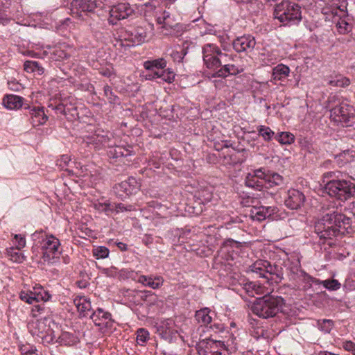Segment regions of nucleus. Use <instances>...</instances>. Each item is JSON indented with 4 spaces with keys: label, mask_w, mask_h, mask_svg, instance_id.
Masks as SVG:
<instances>
[{
    "label": "nucleus",
    "mask_w": 355,
    "mask_h": 355,
    "mask_svg": "<svg viewBox=\"0 0 355 355\" xmlns=\"http://www.w3.org/2000/svg\"><path fill=\"white\" fill-rule=\"evenodd\" d=\"M35 241L32 247L33 259L53 265L58 262L62 252L60 240L53 234H46L42 230H36L32 235Z\"/></svg>",
    "instance_id": "f257e3e1"
},
{
    "label": "nucleus",
    "mask_w": 355,
    "mask_h": 355,
    "mask_svg": "<svg viewBox=\"0 0 355 355\" xmlns=\"http://www.w3.org/2000/svg\"><path fill=\"white\" fill-rule=\"evenodd\" d=\"M351 227V219L345 215L331 210L325 214L315 223V230L320 239H332L340 233L348 232Z\"/></svg>",
    "instance_id": "f03ea898"
},
{
    "label": "nucleus",
    "mask_w": 355,
    "mask_h": 355,
    "mask_svg": "<svg viewBox=\"0 0 355 355\" xmlns=\"http://www.w3.org/2000/svg\"><path fill=\"white\" fill-rule=\"evenodd\" d=\"M324 177L331 178L327 181L324 186L326 192L331 197L346 201L355 196L354 183L340 178V173L337 175L336 172H328L324 175Z\"/></svg>",
    "instance_id": "7ed1b4c3"
},
{
    "label": "nucleus",
    "mask_w": 355,
    "mask_h": 355,
    "mask_svg": "<svg viewBox=\"0 0 355 355\" xmlns=\"http://www.w3.org/2000/svg\"><path fill=\"white\" fill-rule=\"evenodd\" d=\"M332 102L336 105L330 110L331 120L342 126H352L355 123V108L347 101H340L336 96L329 98V103Z\"/></svg>",
    "instance_id": "20e7f679"
},
{
    "label": "nucleus",
    "mask_w": 355,
    "mask_h": 355,
    "mask_svg": "<svg viewBox=\"0 0 355 355\" xmlns=\"http://www.w3.org/2000/svg\"><path fill=\"white\" fill-rule=\"evenodd\" d=\"M284 299L282 297L268 295L257 298L252 306V311L260 318H268L276 315L282 309Z\"/></svg>",
    "instance_id": "39448f33"
},
{
    "label": "nucleus",
    "mask_w": 355,
    "mask_h": 355,
    "mask_svg": "<svg viewBox=\"0 0 355 355\" xmlns=\"http://www.w3.org/2000/svg\"><path fill=\"white\" fill-rule=\"evenodd\" d=\"M249 272L257 274L263 277V280L272 279L276 282L283 279L282 268L277 266H272L266 260H257L249 266Z\"/></svg>",
    "instance_id": "423d86ee"
},
{
    "label": "nucleus",
    "mask_w": 355,
    "mask_h": 355,
    "mask_svg": "<svg viewBox=\"0 0 355 355\" xmlns=\"http://www.w3.org/2000/svg\"><path fill=\"white\" fill-rule=\"evenodd\" d=\"M203 60L206 67L215 70L220 67L223 63L232 60L230 55L223 53L217 46L213 44H207L202 49Z\"/></svg>",
    "instance_id": "0eeeda50"
},
{
    "label": "nucleus",
    "mask_w": 355,
    "mask_h": 355,
    "mask_svg": "<svg viewBox=\"0 0 355 355\" xmlns=\"http://www.w3.org/2000/svg\"><path fill=\"white\" fill-rule=\"evenodd\" d=\"M300 9L298 4L289 1H282L275 6L273 15L275 18L279 20L280 22L292 20L300 21L302 19Z\"/></svg>",
    "instance_id": "6e6552de"
},
{
    "label": "nucleus",
    "mask_w": 355,
    "mask_h": 355,
    "mask_svg": "<svg viewBox=\"0 0 355 355\" xmlns=\"http://www.w3.org/2000/svg\"><path fill=\"white\" fill-rule=\"evenodd\" d=\"M237 345L236 338L232 334L226 341L209 340L208 342H200L197 347L199 355H211L213 352L211 349H223L229 350L236 349Z\"/></svg>",
    "instance_id": "1a4fd4ad"
},
{
    "label": "nucleus",
    "mask_w": 355,
    "mask_h": 355,
    "mask_svg": "<svg viewBox=\"0 0 355 355\" xmlns=\"http://www.w3.org/2000/svg\"><path fill=\"white\" fill-rule=\"evenodd\" d=\"M19 297L21 300L29 304H33L35 302H47L51 299V295L43 286L35 284L31 290L21 291Z\"/></svg>",
    "instance_id": "9d476101"
},
{
    "label": "nucleus",
    "mask_w": 355,
    "mask_h": 355,
    "mask_svg": "<svg viewBox=\"0 0 355 355\" xmlns=\"http://www.w3.org/2000/svg\"><path fill=\"white\" fill-rule=\"evenodd\" d=\"M242 250V245L241 243L237 242L233 239H227L225 241L220 247L218 252L219 256L227 261H236L234 264L236 263L237 259L239 258V254ZM228 264L233 266L232 263L228 262Z\"/></svg>",
    "instance_id": "9b49d317"
},
{
    "label": "nucleus",
    "mask_w": 355,
    "mask_h": 355,
    "mask_svg": "<svg viewBox=\"0 0 355 355\" xmlns=\"http://www.w3.org/2000/svg\"><path fill=\"white\" fill-rule=\"evenodd\" d=\"M71 6L72 15L81 20H87L85 16L92 13L97 7L96 0H73Z\"/></svg>",
    "instance_id": "f8f14e48"
},
{
    "label": "nucleus",
    "mask_w": 355,
    "mask_h": 355,
    "mask_svg": "<svg viewBox=\"0 0 355 355\" xmlns=\"http://www.w3.org/2000/svg\"><path fill=\"white\" fill-rule=\"evenodd\" d=\"M48 322L49 319L46 318L31 320L27 325L28 331L33 336L40 338L42 341L47 340L51 332Z\"/></svg>",
    "instance_id": "ddd939ff"
},
{
    "label": "nucleus",
    "mask_w": 355,
    "mask_h": 355,
    "mask_svg": "<svg viewBox=\"0 0 355 355\" xmlns=\"http://www.w3.org/2000/svg\"><path fill=\"white\" fill-rule=\"evenodd\" d=\"M115 141L116 139L111 132L103 130H98L94 134L87 136L86 140L87 144L93 145L96 148L111 147L112 144L115 145Z\"/></svg>",
    "instance_id": "4468645a"
},
{
    "label": "nucleus",
    "mask_w": 355,
    "mask_h": 355,
    "mask_svg": "<svg viewBox=\"0 0 355 355\" xmlns=\"http://www.w3.org/2000/svg\"><path fill=\"white\" fill-rule=\"evenodd\" d=\"M243 289L249 296L254 297L256 295L268 296L273 291L272 284L270 281L249 282L243 285Z\"/></svg>",
    "instance_id": "2eb2a0df"
},
{
    "label": "nucleus",
    "mask_w": 355,
    "mask_h": 355,
    "mask_svg": "<svg viewBox=\"0 0 355 355\" xmlns=\"http://www.w3.org/2000/svg\"><path fill=\"white\" fill-rule=\"evenodd\" d=\"M288 262L291 264L288 266V269L295 276L294 279L297 282H302L306 284L304 286H309L313 282V278L300 269V261L297 255H292L288 259Z\"/></svg>",
    "instance_id": "dca6fc26"
},
{
    "label": "nucleus",
    "mask_w": 355,
    "mask_h": 355,
    "mask_svg": "<svg viewBox=\"0 0 355 355\" xmlns=\"http://www.w3.org/2000/svg\"><path fill=\"white\" fill-rule=\"evenodd\" d=\"M140 185L134 178H129L114 187V193L121 199H125L130 195L135 193Z\"/></svg>",
    "instance_id": "f3484780"
},
{
    "label": "nucleus",
    "mask_w": 355,
    "mask_h": 355,
    "mask_svg": "<svg viewBox=\"0 0 355 355\" xmlns=\"http://www.w3.org/2000/svg\"><path fill=\"white\" fill-rule=\"evenodd\" d=\"M278 212V209L275 206L253 207L250 211V216L254 220L262 221L266 218L274 219V215Z\"/></svg>",
    "instance_id": "a211bd4d"
},
{
    "label": "nucleus",
    "mask_w": 355,
    "mask_h": 355,
    "mask_svg": "<svg viewBox=\"0 0 355 355\" xmlns=\"http://www.w3.org/2000/svg\"><path fill=\"white\" fill-rule=\"evenodd\" d=\"M265 173L258 169L249 173L245 178V185L248 187L261 190L266 186Z\"/></svg>",
    "instance_id": "6ab92c4d"
},
{
    "label": "nucleus",
    "mask_w": 355,
    "mask_h": 355,
    "mask_svg": "<svg viewBox=\"0 0 355 355\" xmlns=\"http://www.w3.org/2000/svg\"><path fill=\"white\" fill-rule=\"evenodd\" d=\"M90 318L94 324L101 329L110 327L112 324V315L103 309H98L92 313Z\"/></svg>",
    "instance_id": "aec40b11"
},
{
    "label": "nucleus",
    "mask_w": 355,
    "mask_h": 355,
    "mask_svg": "<svg viewBox=\"0 0 355 355\" xmlns=\"http://www.w3.org/2000/svg\"><path fill=\"white\" fill-rule=\"evenodd\" d=\"M133 13V10L126 3H119L114 6L110 11V15L112 19L109 22H113L114 20H123Z\"/></svg>",
    "instance_id": "412c9836"
},
{
    "label": "nucleus",
    "mask_w": 355,
    "mask_h": 355,
    "mask_svg": "<svg viewBox=\"0 0 355 355\" xmlns=\"http://www.w3.org/2000/svg\"><path fill=\"white\" fill-rule=\"evenodd\" d=\"M305 200L304 195L296 189L288 191V196L285 200V205L291 209H297L301 207Z\"/></svg>",
    "instance_id": "4be33fe9"
},
{
    "label": "nucleus",
    "mask_w": 355,
    "mask_h": 355,
    "mask_svg": "<svg viewBox=\"0 0 355 355\" xmlns=\"http://www.w3.org/2000/svg\"><path fill=\"white\" fill-rule=\"evenodd\" d=\"M230 60L225 63H223L221 65L222 67L217 70L215 73L213 74V76L225 78L230 75H236L243 71V68L241 66L230 63Z\"/></svg>",
    "instance_id": "5701e85b"
},
{
    "label": "nucleus",
    "mask_w": 355,
    "mask_h": 355,
    "mask_svg": "<svg viewBox=\"0 0 355 355\" xmlns=\"http://www.w3.org/2000/svg\"><path fill=\"white\" fill-rule=\"evenodd\" d=\"M234 49L237 52L246 51L252 49L255 46L254 37L250 35H243L237 37L233 42Z\"/></svg>",
    "instance_id": "b1692460"
},
{
    "label": "nucleus",
    "mask_w": 355,
    "mask_h": 355,
    "mask_svg": "<svg viewBox=\"0 0 355 355\" xmlns=\"http://www.w3.org/2000/svg\"><path fill=\"white\" fill-rule=\"evenodd\" d=\"M137 282L144 286H148L152 289H158L164 283V279L161 276H146L140 275Z\"/></svg>",
    "instance_id": "393cba45"
},
{
    "label": "nucleus",
    "mask_w": 355,
    "mask_h": 355,
    "mask_svg": "<svg viewBox=\"0 0 355 355\" xmlns=\"http://www.w3.org/2000/svg\"><path fill=\"white\" fill-rule=\"evenodd\" d=\"M73 303L81 317L87 316L92 309L90 300L85 296H76Z\"/></svg>",
    "instance_id": "a878e982"
},
{
    "label": "nucleus",
    "mask_w": 355,
    "mask_h": 355,
    "mask_svg": "<svg viewBox=\"0 0 355 355\" xmlns=\"http://www.w3.org/2000/svg\"><path fill=\"white\" fill-rule=\"evenodd\" d=\"M31 122L33 126H39L44 124L48 116L45 114L44 108L40 107H34L30 110Z\"/></svg>",
    "instance_id": "bb28decb"
},
{
    "label": "nucleus",
    "mask_w": 355,
    "mask_h": 355,
    "mask_svg": "<svg viewBox=\"0 0 355 355\" xmlns=\"http://www.w3.org/2000/svg\"><path fill=\"white\" fill-rule=\"evenodd\" d=\"M131 155L130 147L125 148L123 146L112 144L111 147L108 148L107 155L111 159H118L123 157H127Z\"/></svg>",
    "instance_id": "cd10ccee"
},
{
    "label": "nucleus",
    "mask_w": 355,
    "mask_h": 355,
    "mask_svg": "<svg viewBox=\"0 0 355 355\" xmlns=\"http://www.w3.org/2000/svg\"><path fill=\"white\" fill-rule=\"evenodd\" d=\"M24 98L15 94L7 95L3 98V105L8 110H17L22 107Z\"/></svg>",
    "instance_id": "c85d7f7f"
},
{
    "label": "nucleus",
    "mask_w": 355,
    "mask_h": 355,
    "mask_svg": "<svg viewBox=\"0 0 355 355\" xmlns=\"http://www.w3.org/2000/svg\"><path fill=\"white\" fill-rule=\"evenodd\" d=\"M24 69L35 76H42L44 73V67L37 61L26 60L24 63Z\"/></svg>",
    "instance_id": "c756f323"
},
{
    "label": "nucleus",
    "mask_w": 355,
    "mask_h": 355,
    "mask_svg": "<svg viewBox=\"0 0 355 355\" xmlns=\"http://www.w3.org/2000/svg\"><path fill=\"white\" fill-rule=\"evenodd\" d=\"M214 313L208 308H204L197 311L195 315L196 319L201 325L209 324L213 318Z\"/></svg>",
    "instance_id": "7c9ffc66"
},
{
    "label": "nucleus",
    "mask_w": 355,
    "mask_h": 355,
    "mask_svg": "<svg viewBox=\"0 0 355 355\" xmlns=\"http://www.w3.org/2000/svg\"><path fill=\"white\" fill-rule=\"evenodd\" d=\"M290 73V69L286 65L280 64L274 67L272 77L275 80H285Z\"/></svg>",
    "instance_id": "2f4dec72"
},
{
    "label": "nucleus",
    "mask_w": 355,
    "mask_h": 355,
    "mask_svg": "<svg viewBox=\"0 0 355 355\" xmlns=\"http://www.w3.org/2000/svg\"><path fill=\"white\" fill-rule=\"evenodd\" d=\"M327 84L334 87H345L349 85V79L341 74H335L327 78Z\"/></svg>",
    "instance_id": "473e14b6"
},
{
    "label": "nucleus",
    "mask_w": 355,
    "mask_h": 355,
    "mask_svg": "<svg viewBox=\"0 0 355 355\" xmlns=\"http://www.w3.org/2000/svg\"><path fill=\"white\" fill-rule=\"evenodd\" d=\"M147 71H161L166 68V61L164 58L148 60L144 63Z\"/></svg>",
    "instance_id": "72a5a7b5"
},
{
    "label": "nucleus",
    "mask_w": 355,
    "mask_h": 355,
    "mask_svg": "<svg viewBox=\"0 0 355 355\" xmlns=\"http://www.w3.org/2000/svg\"><path fill=\"white\" fill-rule=\"evenodd\" d=\"M346 12L343 9H341L340 7L333 9L331 11V13L327 14L326 17V21H331V22H346L343 17H345Z\"/></svg>",
    "instance_id": "f704fd0d"
},
{
    "label": "nucleus",
    "mask_w": 355,
    "mask_h": 355,
    "mask_svg": "<svg viewBox=\"0 0 355 355\" xmlns=\"http://www.w3.org/2000/svg\"><path fill=\"white\" fill-rule=\"evenodd\" d=\"M264 180H266V186L264 188L272 187L275 185H279L283 182L282 177L275 173H265Z\"/></svg>",
    "instance_id": "c9c22d12"
},
{
    "label": "nucleus",
    "mask_w": 355,
    "mask_h": 355,
    "mask_svg": "<svg viewBox=\"0 0 355 355\" xmlns=\"http://www.w3.org/2000/svg\"><path fill=\"white\" fill-rule=\"evenodd\" d=\"M6 254L10 261L15 263H22L25 260V256L20 250L14 247L7 248Z\"/></svg>",
    "instance_id": "e433bc0d"
},
{
    "label": "nucleus",
    "mask_w": 355,
    "mask_h": 355,
    "mask_svg": "<svg viewBox=\"0 0 355 355\" xmlns=\"http://www.w3.org/2000/svg\"><path fill=\"white\" fill-rule=\"evenodd\" d=\"M94 207L99 212H105L107 215L114 211V205L107 200H98L94 203Z\"/></svg>",
    "instance_id": "4c0bfd02"
},
{
    "label": "nucleus",
    "mask_w": 355,
    "mask_h": 355,
    "mask_svg": "<svg viewBox=\"0 0 355 355\" xmlns=\"http://www.w3.org/2000/svg\"><path fill=\"white\" fill-rule=\"evenodd\" d=\"M354 150H346L335 157V159L338 164L340 166L345 164L353 162L354 160Z\"/></svg>",
    "instance_id": "58836bf2"
},
{
    "label": "nucleus",
    "mask_w": 355,
    "mask_h": 355,
    "mask_svg": "<svg viewBox=\"0 0 355 355\" xmlns=\"http://www.w3.org/2000/svg\"><path fill=\"white\" fill-rule=\"evenodd\" d=\"M275 139L282 145H289L295 141L294 135L289 132H278Z\"/></svg>",
    "instance_id": "ea45409f"
},
{
    "label": "nucleus",
    "mask_w": 355,
    "mask_h": 355,
    "mask_svg": "<svg viewBox=\"0 0 355 355\" xmlns=\"http://www.w3.org/2000/svg\"><path fill=\"white\" fill-rule=\"evenodd\" d=\"M318 284L322 285L325 288L329 291H337L340 288V284L336 279H326L315 281Z\"/></svg>",
    "instance_id": "a19ab883"
},
{
    "label": "nucleus",
    "mask_w": 355,
    "mask_h": 355,
    "mask_svg": "<svg viewBox=\"0 0 355 355\" xmlns=\"http://www.w3.org/2000/svg\"><path fill=\"white\" fill-rule=\"evenodd\" d=\"M259 135L262 137L263 140L266 141H270L273 137H275V133L272 131L270 127L265 125H259L257 128Z\"/></svg>",
    "instance_id": "79ce46f5"
},
{
    "label": "nucleus",
    "mask_w": 355,
    "mask_h": 355,
    "mask_svg": "<svg viewBox=\"0 0 355 355\" xmlns=\"http://www.w3.org/2000/svg\"><path fill=\"white\" fill-rule=\"evenodd\" d=\"M71 159V157L68 155H63L59 159L56 160V165L61 169L68 171L69 173H73V171L69 169V166Z\"/></svg>",
    "instance_id": "37998d69"
},
{
    "label": "nucleus",
    "mask_w": 355,
    "mask_h": 355,
    "mask_svg": "<svg viewBox=\"0 0 355 355\" xmlns=\"http://www.w3.org/2000/svg\"><path fill=\"white\" fill-rule=\"evenodd\" d=\"M159 75L158 78L168 83H172L175 78V73L169 68L159 71Z\"/></svg>",
    "instance_id": "c03bdc74"
},
{
    "label": "nucleus",
    "mask_w": 355,
    "mask_h": 355,
    "mask_svg": "<svg viewBox=\"0 0 355 355\" xmlns=\"http://www.w3.org/2000/svg\"><path fill=\"white\" fill-rule=\"evenodd\" d=\"M137 343L144 346L149 339V332L144 328L138 329L137 332Z\"/></svg>",
    "instance_id": "a18cd8bd"
},
{
    "label": "nucleus",
    "mask_w": 355,
    "mask_h": 355,
    "mask_svg": "<svg viewBox=\"0 0 355 355\" xmlns=\"http://www.w3.org/2000/svg\"><path fill=\"white\" fill-rule=\"evenodd\" d=\"M168 55L172 58L174 62H181L183 60L184 57L187 54V52L184 49H180L178 51L174 49H169L167 50Z\"/></svg>",
    "instance_id": "49530a36"
},
{
    "label": "nucleus",
    "mask_w": 355,
    "mask_h": 355,
    "mask_svg": "<svg viewBox=\"0 0 355 355\" xmlns=\"http://www.w3.org/2000/svg\"><path fill=\"white\" fill-rule=\"evenodd\" d=\"M92 254L97 259H105L109 256L110 251L108 248L105 246H98L93 249Z\"/></svg>",
    "instance_id": "de8ad7c7"
},
{
    "label": "nucleus",
    "mask_w": 355,
    "mask_h": 355,
    "mask_svg": "<svg viewBox=\"0 0 355 355\" xmlns=\"http://www.w3.org/2000/svg\"><path fill=\"white\" fill-rule=\"evenodd\" d=\"M162 26L159 28L160 30V33L164 35H175L178 36V35L174 33L175 29L178 26V24H176L173 27L171 26L170 24H161Z\"/></svg>",
    "instance_id": "09e8293b"
},
{
    "label": "nucleus",
    "mask_w": 355,
    "mask_h": 355,
    "mask_svg": "<svg viewBox=\"0 0 355 355\" xmlns=\"http://www.w3.org/2000/svg\"><path fill=\"white\" fill-rule=\"evenodd\" d=\"M19 349L21 355H37L35 347L28 343L19 345Z\"/></svg>",
    "instance_id": "8fccbe9b"
},
{
    "label": "nucleus",
    "mask_w": 355,
    "mask_h": 355,
    "mask_svg": "<svg viewBox=\"0 0 355 355\" xmlns=\"http://www.w3.org/2000/svg\"><path fill=\"white\" fill-rule=\"evenodd\" d=\"M13 243L15 245V248L21 250L26 244L25 236L21 234H15Z\"/></svg>",
    "instance_id": "3c124183"
},
{
    "label": "nucleus",
    "mask_w": 355,
    "mask_h": 355,
    "mask_svg": "<svg viewBox=\"0 0 355 355\" xmlns=\"http://www.w3.org/2000/svg\"><path fill=\"white\" fill-rule=\"evenodd\" d=\"M334 323L331 320H323L322 322H319V329L324 333H329L333 327Z\"/></svg>",
    "instance_id": "603ef678"
},
{
    "label": "nucleus",
    "mask_w": 355,
    "mask_h": 355,
    "mask_svg": "<svg viewBox=\"0 0 355 355\" xmlns=\"http://www.w3.org/2000/svg\"><path fill=\"white\" fill-rule=\"evenodd\" d=\"M104 94L110 103H116L117 97L113 94L112 89L109 85L103 87Z\"/></svg>",
    "instance_id": "864d4df0"
},
{
    "label": "nucleus",
    "mask_w": 355,
    "mask_h": 355,
    "mask_svg": "<svg viewBox=\"0 0 355 355\" xmlns=\"http://www.w3.org/2000/svg\"><path fill=\"white\" fill-rule=\"evenodd\" d=\"M336 31L340 34H345L352 30V24H336Z\"/></svg>",
    "instance_id": "5fc2aeb1"
},
{
    "label": "nucleus",
    "mask_w": 355,
    "mask_h": 355,
    "mask_svg": "<svg viewBox=\"0 0 355 355\" xmlns=\"http://www.w3.org/2000/svg\"><path fill=\"white\" fill-rule=\"evenodd\" d=\"M53 53L58 59L64 60L69 57V54L64 50L58 46L53 48Z\"/></svg>",
    "instance_id": "6e6d98bb"
},
{
    "label": "nucleus",
    "mask_w": 355,
    "mask_h": 355,
    "mask_svg": "<svg viewBox=\"0 0 355 355\" xmlns=\"http://www.w3.org/2000/svg\"><path fill=\"white\" fill-rule=\"evenodd\" d=\"M44 307L43 305L42 304H35V305H33L32 306V309H31V315L33 317V318H36L38 316L39 314H40L41 313H42V311H44Z\"/></svg>",
    "instance_id": "4d7b16f0"
},
{
    "label": "nucleus",
    "mask_w": 355,
    "mask_h": 355,
    "mask_svg": "<svg viewBox=\"0 0 355 355\" xmlns=\"http://www.w3.org/2000/svg\"><path fill=\"white\" fill-rule=\"evenodd\" d=\"M343 348L352 353L353 355L355 354V343L350 340H347L343 343Z\"/></svg>",
    "instance_id": "13d9d810"
},
{
    "label": "nucleus",
    "mask_w": 355,
    "mask_h": 355,
    "mask_svg": "<svg viewBox=\"0 0 355 355\" xmlns=\"http://www.w3.org/2000/svg\"><path fill=\"white\" fill-rule=\"evenodd\" d=\"M132 210V206L130 205L128 207H125L123 204L119 203L116 205H114V211L116 212H123L124 211H130Z\"/></svg>",
    "instance_id": "bf43d9fd"
},
{
    "label": "nucleus",
    "mask_w": 355,
    "mask_h": 355,
    "mask_svg": "<svg viewBox=\"0 0 355 355\" xmlns=\"http://www.w3.org/2000/svg\"><path fill=\"white\" fill-rule=\"evenodd\" d=\"M148 205H149V207H153L155 209L160 210L161 212H162V211L166 210V207L165 206H163L162 205H161L157 201L152 200L148 202Z\"/></svg>",
    "instance_id": "052dcab7"
},
{
    "label": "nucleus",
    "mask_w": 355,
    "mask_h": 355,
    "mask_svg": "<svg viewBox=\"0 0 355 355\" xmlns=\"http://www.w3.org/2000/svg\"><path fill=\"white\" fill-rule=\"evenodd\" d=\"M159 76V71H148V73L145 75L146 79L149 80L157 79Z\"/></svg>",
    "instance_id": "680f3d73"
},
{
    "label": "nucleus",
    "mask_w": 355,
    "mask_h": 355,
    "mask_svg": "<svg viewBox=\"0 0 355 355\" xmlns=\"http://www.w3.org/2000/svg\"><path fill=\"white\" fill-rule=\"evenodd\" d=\"M53 110H55L57 113H60L63 114H66V107L62 103H59L58 105L55 107H52Z\"/></svg>",
    "instance_id": "e2e57ef3"
},
{
    "label": "nucleus",
    "mask_w": 355,
    "mask_h": 355,
    "mask_svg": "<svg viewBox=\"0 0 355 355\" xmlns=\"http://www.w3.org/2000/svg\"><path fill=\"white\" fill-rule=\"evenodd\" d=\"M346 210L349 214L355 217V200L348 205Z\"/></svg>",
    "instance_id": "0e129e2a"
},
{
    "label": "nucleus",
    "mask_w": 355,
    "mask_h": 355,
    "mask_svg": "<svg viewBox=\"0 0 355 355\" xmlns=\"http://www.w3.org/2000/svg\"><path fill=\"white\" fill-rule=\"evenodd\" d=\"M116 245L121 251L125 252L128 250V245L125 243L116 242Z\"/></svg>",
    "instance_id": "69168bd1"
},
{
    "label": "nucleus",
    "mask_w": 355,
    "mask_h": 355,
    "mask_svg": "<svg viewBox=\"0 0 355 355\" xmlns=\"http://www.w3.org/2000/svg\"><path fill=\"white\" fill-rule=\"evenodd\" d=\"M114 269L112 268H104L103 269V273L107 276V277H112L114 276Z\"/></svg>",
    "instance_id": "338daca9"
},
{
    "label": "nucleus",
    "mask_w": 355,
    "mask_h": 355,
    "mask_svg": "<svg viewBox=\"0 0 355 355\" xmlns=\"http://www.w3.org/2000/svg\"><path fill=\"white\" fill-rule=\"evenodd\" d=\"M27 55L32 58H39L38 53H35L34 51H28L27 52Z\"/></svg>",
    "instance_id": "774afa93"
}]
</instances>
